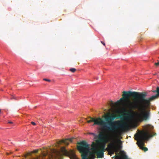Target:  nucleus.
Here are the masks:
<instances>
[{
  "label": "nucleus",
  "instance_id": "obj_7",
  "mask_svg": "<svg viewBox=\"0 0 159 159\" xmlns=\"http://www.w3.org/2000/svg\"><path fill=\"white\" fill-rule=\"evenodd\" d=\"M73 139H74V138H72L70 139H67L61 141H58L57 143L58 144H60L61 143H63L65 145H68L69 144V142H72V140Z\"/></svg>",
  "mask_w": 159,
  "mask_h": 159
},
{
  "label": "nucleus",
  "instance_id": "obj_17",
  "mask_svg": "<svg viewBox=\"0 0 159 159\" xmlns=\"http://www.w3.org/2000/svg\"><path fill=\"white\" fill-rule=\"evenodd\" d=\"M43 80H45V81H48V82H49L51 81V80H50L48 79H43Z\"/></svg>",
  "mask_w": 159,
  "mask_h": 159
},
{
  "label": "nucleus",
  "instance_id": "obj_15",
  "mask_svg": "<svg viewBox=\"0 0 159 159\" xmlns=\"http://www.w3.org/2000/svg\"><path fill=\"white\" fill-rule=\"evenodd\" d=\"M38 150H35L32 152L34 153H37L38 152Z\"/></svg>",
  "mask_w": 159,
  "mask_h": 159
},
{
  "label": "nucleus",
  "instance_id": "obj_14",
  "mask_svg": "<svg viewBox=\"0 0 159 159\" xmlns=\"http://www.w3.org/2000/svg\"><path fill=\"white\" fill-rule=\"evenodd\" d=\"M154 65L156 66H159V62H158L157 63H154Z\"/></svg>",
  "mask_w": 159,
  "mask_h": 159
},
{
  "label": "nucleus",
  "instance_id": "obj_8",
  "mask_svg": "<svg viewBox=\"0 0 159 159\" xmlns=\"http://www.w3.org/2000/svg\"><path fill=\"white\" fill-rule=\"evenodd\" d=\"M104 151L101 150L96 152L97 158H102L103 157Z\"/></svg>",
  "mask_w": 159,
  "mask_h": 159
},
{
  "label": "nucleus",
  "instance_id": "obj_20",
  "mask_svg": "<svg viewBox=\"0 0 159 159\" xmlns=\"http://www.w3.org/2000/svg\"><path fill=\"white\" fill-rule=\"evenodd\" d=\"M101 43L103 44V45L105 46V44L103 42L101 41Z\"/></svg>",
  "mask_w": 159,
  "mask_h": 159
},
{
  "label": "nucleus",
  "instance_id": "obj_22",
  "mask_svg": "<svg viewBox=\"0 0 159 159\" xmlns=\"http://www.w3.org/2000/svg\"><path fill=\"white\" fill-rule=\"evenodd\" d=\"M8 123L10 124H12L13 123L11 121H9Z\"/></svg>",
  "mask_w": 159,
  "mask_h": 159
},
{
  "label": "nucleus",
  "instance_id": "obj_25",
  "mask_svg": "<svg viewBox=\"0 0 159 159\" xmlns=\"http://www.w3.org/2000/svg\"><path fill=\"white\" fill-rule=\"evenodd\" d=\"M1 111V110L0 109V112Z\"/></svg>",
  "mask_w": 159,
  "mask_h": 159
},
{
  "label": "nucleus",
  "instance_id": "obj_21",
  "mask_svg": "<svg viewBox=\"0 0 159 159\" xmlns=\"http://www.w3.org/2000/svg\"><path fill=\"white\" fill-rule=\"evenodd\" d=\"M111 105H113V102L112 101H111Z\"/></svg>",
  "mask_w": 159,
  "mask_h": 159
},
{
  "label": "nucleus",
  "instance_id": "obj_16",
  "mask_svg": "<svg viewBox=\"0 0 159 159\" xmlns=\"http://www.w3.org/2000/svg\"><path fill=\"white\" fill-rule=\"evenodd\" d=\"M89 134H91V135H93V136H95V137H96V136L97 135V134H94V133H89Z\"/></svg>",
  "mask_w": 159,
  "mask_h": 159
},
{
  "label": "nucleus",
  "instance_id": "obj_11",
  "mask_svg": "<svg viewBox=\"0 0 159 159\" xmlns=\"http://www.w3.org/2000/svg\"><path fill=\"white\" fill-rule=\"evenodd\" d=\"M61 151L64 154H66L67 153V150L64 147H62L61 149Z\"/></svg>",
  "mask_w": 159,
  "mask_h": 159
},
{
  "label": "nucleus",
  "instance_id": "obj_4",
  "mask_svg": "<svg viewBox=\"0 0 159 159\" xmlns=\"http://www.w3.org/2000/svg\"><path fill=\"white\" fill-rule=\"evenodd\" d=\"M150 135L148 131L140 132L134 135L135 139L137 141V143L140 148L145 152L148 151V148L144 147V141L148 140L149 138Z\"/></svg>",
  "mask_w": 159,
  "mask_h": 159
},
{
  "label": "nucleus",
  "instance_id": "obj_10",
  "mask_svg": "<svg viewBox=\"0 0 159 159\" xmlns=\"http://www.w3.org/2000/svg\"><path fill=\"white\" fill-rule=\"evenodd\" d=\"M91 148L90 149L93 151H95L97 149V145L95 143L93 142L91 145Z\"/></svg>",
  "mask_w": 159,
  "mask_h": 159
},
{
  "label": "nucleus",
  "instance_id": "obj_5",
  "mask_svg": "<svg viewBox=\"0 0 159 159\" xmlns=\"http://www.w3.org/2000/svg\"><path fill=\"white\" fill-rule=\"evenodd\" d=\"M77 148L81 154L83 159H85L87 154H88L90 150V145L85 141L78 142Z\"/></svg>",
  "mask_w": 159,
  "mask_h": 159
},
{
  "label": "nucleus",
  "instance_id": "obj_12",
  "mask_svg": "<svg viewBox=\"0 0 159 159\" xmlns=\"http://www.w3.org/2000/svg\"><path fill=\"white\" fill-rule=\"evenodd\" d=\"M90 156L91 159H94L95 157V155L93 153H91Z\"/></svg>",
  "mask_w": 159,
  "mask_h": 159
},
{
  "label": "nucleus",
  "instance_id": "obj_24",
  "mask_svg": "<svg viewBox=\"0 0 159 159\" xmlns=\"http://www.w3.org/2000/svg\"><path fill=\"white\" fill-rule=\"evenodd\" d=\"M104 145L103 147V149H104Z\"/></svg>",
  "mask_w": 159,
  "mask_h": 159
},
{
  "label": "nucleus",
  "instance_id": "obj_1",
  "mask_svg": "<svg viewBox=\"0 0 159 159\" xmlns=\"http://www.w3.org/2000/svg\"><path fill=\"white\" fill-rule=\"evenodd\" d=\"M102 117L104 118V119L100 117L95 118L89 117L90 120L87 121V122L90 123L93 122V125H100L103 129L112 132L114 135L111 138L112 142L108 145V151L111 154L117 152L122 148V143L121 140H119V143L116 144L114 138L115 135L118 132L119 129L124 130L127 129L129 126L126 122L120 120L114 121L116 118L115 115L112 114L109 116L104 115Z\"/></svg>",
  "mask_w": 159,
  "mask_h": 159
},
{
  "label": "nucleus",
  "instance_id": "obj_9",
  "mask_svg": "<svg viewBox=\"0 0 159 159\" xmlns=\"http://www.w3.org/2000/svg\"><path fill=\"white\" fill-rule=\"evenodd\" d=\"M55 152V150L54 149H51V152H50L47 149H46V151L43 152L42 151V154L45 157L48 154H49V153L51 152Z\"/></svg>",
  "mask_w": 159,
  "mask_h": 159
},
{
  "label": "nucleus",
  "instance_id": "obj_3",
  "mask_svg": "<svg viewBox=\"0 0 159 159\" xmlns=\"http://www.w3.org/2000/svg\"><path fill=\"white\" fill-rule=\"evenodd\" d=\"M122 93L123 94L122 95V97L119 100H118L117 102L118 103H119L125 101V99H127V103L126 105V107L129 110L128 111H127L125 109L124 112L125 113L118 116L117 118H120L122 120H125L131 116V114L133 112V110H134L137 109V108H135L131 109L128 107V105L129 104V101H131L129 100L130 97H131L133 98V102H132L134 103H137V92L135 91H124Z\"/></svg>",
  "mask_w": 159,
  "mask_h": 159
},
{
  "label": "nucleus",
  "instance_id": "obj_6",
  "mask_svg": "<svg viewBox=\"0 0 159 159\" xmlns=\"http://www.w3.org/2000/svg\"><path fill=\"white\" fill-rule=\"evenodd\" d=\"M94 139H98L95 140V142L97 143H105L106 142L105 136L102 133H100L98 135H97L96 137H95Z\"/></svg>",
  "mask_w": 159,
  "mask_h": 159
},
{
  "label": "nucleus",
  "instance_id": "obj_13",
  "mask_svg": "<svg viewBox=\"0 0 159 159\" xmlns=\"http://www.w3.org/2000/svg\"><path fill=\"white\" fill-rule=\"evenodd\" d=\"M69 70L71 72L74 73L76 69L74 68H72L70 69Z\"/></svg>",
  "mask_w": 159,
  "mask_h": 159
},
{
  "label": "nucleus",
  "instance_id": "obj_2",
  "mask_svg": "<svg viewBox=\"0 0 159 159\" xmlns=\"http://www.w3.org/2000/svg\"><path fill=\"white\" fill-rule=\"evenodd\" d=\"M157 93V94L152 96L148 99L145 98L147 96L146 92H137V103L132 101H129V104L128 107L131 109L137 108L139 111L135 112L134 117L138 122H141L148 120L150 117V111L145 110L146 107L149 106L150 102L157 98L159 96V87L157 88L156 90L153 91Z\"/></svg>",
  "mask_w": 159,
  "mask_h": 159
},
{
  "label": "nucleus",
  "instance_id": "obj_19",
  "mask_svg": "<svg viewBox=\"0 0 159 159\" xmlns=\"http://www.w3.org/2000/svg\"><path fill=\"white\" fill-rule=\"evenodd\" d=\"M31 124L33 125H35L36 123L34 122H31Z\"/></svg>",
  "mask_w": 159,
  "mask_h": 159
},
{
  "label": "nucleus",
  "instance_id": "obj_23",
  "mask_svg": "<svg viewBox=\"0 0 159 159\" xmlns=\"http://www.w3.org/2000/svg\"><path fill=\"white\" fill-rule=\"evenodd\" d=\"M117 113H120V111H117Z\"/></svg>",
  "mask_w": 159,
  "mask_h": 159
},
{
  "label": "nucleus",
  "instance_id": "obj_18",
  "mask_svg": "<svg viewBox=\"0 0 159 159\" xmlns=\"http://www.w3.org/2000/svg\"><path fill=\"white\" fill-rule=\"evenodd\" d=\"M30 153H29L25 155L24 156L25 157H27V156H28L29 155H30Z\"/></svg>",
  "mask_w": 159,
  "mask_h": 159
}]
</instances>
